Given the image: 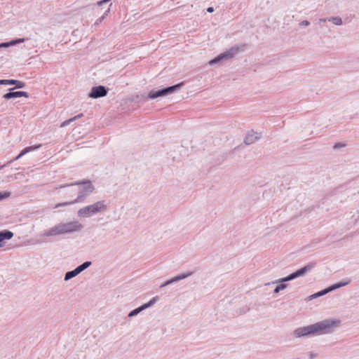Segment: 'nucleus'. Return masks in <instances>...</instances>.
Segmentation results:
<instances>
[{
	"instance_id": "7c9ffc66",
	"label": "nucleus",
	"mask_w": 359,
	"mask_h": 359,
	"mask_svg": "<svg viewBox=\"0 0 359 359\" xmlns=\"http://www.w3.org/2000/svg\"><path fill=\"white\" fill-rule=\"evenodd\" d=\"M309 25H310V22H309V21H308V20H306L302 21V22H299V25L300 27H302V26L306 27V26H309Z\"/></svg>"
},
{
	"instance_id": "5701e85b",
	"label": "nucleus",
	"mask_w": 359,
	"mask_h": 359,
	"mask_svg": "<svg viewBox=\"0 0 359 359\" xmlns=\"http://www.w3.org/2000/svg\"><path fill=\"white\" fill-rule=\"evenodd\" d=\"M280 284L276 287L274 289V293H278L280 290H283L287 287V284L284 283H280Z\"/></svg>"
},
{
	"instance_id": "e433bc0d",
	"label": "nucleus",
	"mask_w": 359,
	"mask_h": 359,
	"mask_svg": "<svg viewBox=\"0 0 359 359\" xmlns=\"http://www.w3.org/2000/svg\"><path fill=\"white\" fill-rule=\"evenodd\" d=\"M109 1L110 0H101V1H97V5H102V4H103L104 3H107V2Z\"/></svg>"
},
{
	"instance_id": "a211bd4d",
	"label": "nucleus",
	"mask_w": 359,
	"mask_h": 359,
	"mask_svg": "<svg viewBox=\"0 0 359 359\" xmlns=\"http://www.w3.org/2000/svg\"><path fill=\"white\" fill-rule=\"evenodd\" d=\"M41 147V144H37L35 146L27 147L25 148L20 154L23 156L26 154H27L30 151L39 149Z\"/></svg>"
},
{
	"instance_id": "39448f33",
	"label": "nucleus",
	"mask_w": 359,
	"mask_h": 359,
	"mask_svg": "<svg viewBox=\"0 0 359 359\" xmlns=\"http://www.w3.org/2000/svg\"><path fill=\"white\" fill-rule=\"evenodd\" d=\"M316 266V262H310L308 264H306V266H304V267L296 271L295 272L292 273L287 277L276 280V281L273 282V283H285L287 281L294 280L298 277L304 276L307 272L311 271Z\"/></svg>"
},
{
	"instance_id": "2f4dec72",
	"label": "nucleus",
	"mask_w": 359,
	"mask_h": 359,
	"mask_svg": "<svg viewBox=\"0 0 359 359\" xmlns=\"http://www.w3.org/2000/svg\"><path fill=\"white\" fill-rule=\"evenodd\" d=\"M82 264H83L84 269H86L92 264V263L90 261H86V262H83Z\"/></svg>"
},
{
	"instance_id": "aec40b11",
	"label": "nucleus",
	"mask_w": 359,
	"mask_h": 359,
	"mask_svg": "<svg viewBox=\"0 0 359 359\" xmlns=\"http://www.w3.org/2000/svg\"><path fill=\"white\" fill-rule=\"evenodd\" d=\"M83 116V114H79L68 120H66L65 121H63L61 124H60V127L61 128H64L67 126H68L69 123H71L72 122H73L74 121L78 119L79 118H81Z\"/></svg>"
},
{
	"instance_id": "9d476101",
	"label": "nucleus",
	"mask_w": 359,
	"mask_h": 359,
	"mask_svg": "<svg viewBox=\"0 0 359 359\" xmlns=\"http://www.w3.org/2000/svg\"><path fill=\"white\" fill-rule=\"evenodd\" d=\"M158 299V297H157V296L153 297L149 302H147L146 304H144L142 306H140L136 308L135 309L131 311L128 313V317L132 318V317H134V316H137V314H139L142 311H144V310L149 308L150 306H153L157 302Z\"/></svg>"
},
{
	"instance_id": "f704fd0d",
	"label": "nucleus",
	"mask_w": 359,
	"mask_h": 359,
	"mask_svg": "<svg viewBox=\"0 0 359 359\" xmlns=\"http://www.w3.org/2000/svg\"><path fill=\"white\" fill-rule=\"evenodd\" d=\"M22 156L19 154L15 158H14L13 159L11 160L10 161L8 162V163H11L12 162L15 161H17L18 160L19 158H20Z\"/></svg>"
},
{
	"instance_id": "c756f323",
	"label": "nucleus",
	"mask_w": 359,
	"mask_h": 359,
	"mask_svg": "<svg viewBox=\"0 0 359 359\" xmlns=\"http://www.w3.org/2000/svg\"><path fill=\"white\" fill-rule=\"evenodd\" d=\"M172 283H172V278H171V279H170V280H167V281H165V283H163L160 286V287H161V288H162V287H165V286H167V285H170V284H172Z\"/></svg>"
},
{
	"instance_id": "423d86ee",
	"label": "nucleus",
	"mask_w": 359,
	"mask_h": 359,
	"mask_svg": "<svg viewBox=\"0 0 359 359\" xmlns=\"http://www.w3.org/2000/svg\"><path fill=\"white\" fill-rule=\"evenodd\" d=\"M182 86L183 83H180L161 90L152 89L149 93L148 97L150 99H155L158 97L165 96L173 93L175 90L180 89Z\"/></svg>"
},
{
	"instance_id": "473e14b6",
	"label": "nucleus",
	"mask_w": 359,
	"mask_h": 359,
	"mask_svg": "<svg viewBox=\"0 0 359 359\" xmlns=\"http://www.w3.org/2000/svg\"><path fill=\"white\" fill-rule=\"evenodd\" d=\"M182 279L180 278V276L179 275L175 276L174 278H172V283H176V282H178L180 280H181Z\"/></svg>"
},
{
	"instance_id": "f03ea898",
	"label": "nucleus",
	"mask_w": 359,
	"mask_h": 359,
	"mask_svg": "<svg viewBox=\"0 0 359 359\" xmlns=\"http://www.w3.org/2000/svg\"><path fill=\"white\" fill-rule=\"evenodd\" d=\"M78 185V196L76 199H74V202L81 203L83 202L85 198L95 190L94 186L90 181H83V182H76L72 184H66L63 185H60L59 187L60 189L65 188L69 186Z\"/></svg>"
},
{
	"instance_id": "f3484780",
	"label": "nucleus",
	"mask_w": 359,
	"mask_h": 359,
	"mask_svg": "<svg viewBox=\"0 0 359 359\" xmlns=\"http://www.w3.org/2000/svg\"><path fill=\"white\" fill-rule=\"evenodd\" d=\"M13 237V233L8 230L0 231V242L4 240H9Z\"/></svg>"
},
{
	"instance_id": "a878e982",
	"label": "nucleus",
	"mask_w": 359,
	"mask_h": 359,
	"mask_svg": "<svg viewBox=\"0 0 359 359\" xmlns=\"http://www.w3.org/2000/svg\"><path fill=\"white\" fill-rule=\"evenodd\" d=\"M344 147H345V144L341 143V142H338V143H336V144H334L333 148L334 149H339V148H342Z\"/></svg>"
},
{
	"instance_id": "2eb2a0df",
	"label": "nucleus",
	"mask_w": 359,
	"mask_h": 359,
	"mask_svg": "<svg viewBox=\"0 0 359 359\" xmlns=\"http://www.w3.org/2000/svg\"><path fill=\"white\" fill-rule=\"evenodd\" d=\"M351 280L349 279H344L339 283H337L330 287H328L329 292H331L334 290L338 289L339 287L346 286L350 283Z\"/></svg>"
},
{
	"instance_id": "4468645a",
	"label": "nucleus",
	"mask_w": 359,
	"mask_h": 359,
	"mask_svg": "<svg viewBox=\"0 0 359 359\" xmlns=\"http://www.w3.org/2000/svg\"><path fill=\"white\" fill-rule=\"evenodd\" d=\"M260 139V136L255 133L254 130H251L248 133L245 139L244 143L247 145L252 144Z\"/></svg>"
},
{
	"instance_id": "20e7f679",
	"label": "nucleus",
	"mask_w": 359,
	"mask_h": 359,
	"mask_svg": "<svg viewBox=\"0 0 359 359\" xmlns=\"http://www.w3.org/2000/svg\"><path fill=\"white\" fill-rule=\"evenodd\" d=\"M245 47V44L233 46L226 52L221 53L220 55L215 57L213 60H210L209 62V64L210 65H212L221 61L231 59L235 55H236L241 50H244Z\"/></svg>"
},
{
	"instance_id": "dca6fc26",
	"label": "nucleus",
	"mask_w": 359,
	"mask_h": 359,
	"mask_svg": "<svg viewBox=\"0 0 359 359\" xmlns=\"http://www.w3.org/2000/svg\"><path fill=\"white\" fill-rule=\"evenodd\" d=\"M25 40H26V39H25V38H20V39L11 40L9 42L1 43H0V48H7L11 46H14L15 44L22 43Z\"/></svg>"
},
{
	"instance_id": "7ed1b4c3",
	"label": "nucleus",
	"mask_w": 359,
	"mask_h": 359,
	"mask_svg": "<svg viewBox=\"0 0 359 359\" xmlns=\"http://www.w3.org/2000/svg\"><path fill=\"white\" fill-rule=\"evenodd\" d=\"M107 205L104 201H99L91 205L80 208L77 212L79 217H90L97 213L104 212L107 210Z\"/></svg>"
},
{
	"instance_id": "bb28decb",
	"label": "nucleus",
	"mask_w": 359,
	"mask_h": 359,
	"mask_svg": "<svg viewBox=\"0 0 359 359\" xmlns=\"http://www.w3.org/2000/svg\"><path fill=\"white\" fill-rule=\"evenodd\" d=\"M10 196L9 192L0 193V201Z\"/></svg>"
},
{
	"instance_id": "ea45409f",
	"label": "nucleus",
	"mask_w": 359,
	"mask_h": 359,
	"mask_svg": "<svg viewBox=\"0 0 359 359\" xmlns=\"http://www.w3.org/2000/svg\"><path fill=\"white\" fill-rule=\"evenodd\" d=\"M4 167H5V165H1L0 166V170H1Z\"/></svg>"
},
{
	"instance_id": "9b49d317",
	"label": "nucleus",
	"mask_w": 359,
	"mask_h": 359,
	"mask_svg": "<svg viewBox=\"0 0 359 359\" xmlns=\"http://www.w3.org/2000/svg\"><path fill=\"white\" fill-rule=\"evenodd\" d=\"M63 234L60 223L45 231L42 236L44 237H50Z\"/></svg>"
},
{
	"instance_id": "0eeeda50",
	"label": "nucleus",
	"mask_w": 359,
	"mask_h": 359,
	"mask_svg": "<svg viewBox=\"0 0 359 359\" xmlns=\"http://www.w3.org/2000/svg\"><path fill=\"white\" fill-rule=\"evenodd\" d=\"M63 234L78 232L83 229V226L79 221L60 223Z\"/></svg>"
},
{
	"instance_id": "412c9836",
	"label": "nucleus",
	"mask_w": 359,
	"mask_h": 359,
	"mask_svg": "<svg viewBox=\"0 0 359 359\" xmlns=\"http://www.w3.org/2000/svg\"><path fill=\"white\" fill-rule=\"evenodd\" d=\"M328 22H332L334 25L340 26L343 24L342 19L339 16H334L329 18Z\"/></svg>"
},
{
	"instance_id": "393cba45",
	"label": "nucleus",
	"mask_w": 359,
	"mask_h": 359,
	"mask_svg": "<svg viewBox=\"0 0 359 359\" xmlns=\"http://www.w3.org/2000/svg\"><path fill=\"white\" fill-rule=\"evenodd\" d=\"M193 273H194L193 271H188L187 273H183L179 274V276H180V278L182 280H183L184 278H187L191 276Z\"/></svg>"
},
{
	"instance_id": "c9c22d12",
	"label": "nucleus",
	"mask_w": 359,
	"mask_h": 359,
	"mask_svg": "<svg viewBox=\"0 0 359 359\" xmlns=\"http://www.w3.org/2000/svg\"><path fill=\"white\" fill-rule=\"evenodd\" d=\"M104 19V15H102V16H101L100 18H98L97 20V21L95 22V24L96 25L100 24Z\"/></svg>"
},
{
	"instance_id": "ddd939ff",
	"label": "nucleus",
	"mask_w": 359,
	"mask_h": 359,
	"mask_svg": "<svg viewBox=\"0 0 359 359\" xmlns=\"http://www.w3.org/2000/svg\"><path fill=\"white\" fill-rule=\"evenodd\" d=\"M20 97H29V94L25 91H10L5 93L3 95V98L5 100H10L12 98H17Z\"/></svg>"
},
{
	"instance_id": "cd10ccee",
	"label": "nucleus",
	"mask_w": 359,
	"mask_h": 359,
	"mask_svg": "<svg viewBox=\"0 0 359 359\" xmlns=\"http://www.w3.org/2000/svg\"><path fill=\"white\" fill-rule=\"evenodd\" d=\"M75 270L76 271V272L78 273V274H79L80 273H81L83 271L85 270L83 264H81V265L78 266Z\"/></svg>"
},
{
	"instance_id": "4be33fe9",
	"label": "nucleus",
	"mask_w": 359,
	"mask_h": 359,
	"mask_svg": "<svg viewBox=\"0 0 359 359\" xmlns=\"http://www.w3.org/2000/svg\"><path fill=\"white\" fill-rule=\"evenodd\" d=\"M78 274V273L76 272V271L75 270V269L72 271H67L65 275V278L64 280L65 281H67L73 278H74L75 276H76Z\"/></svg>"
},
{
	"instance_id": "58836bf2",
	"label": "nucleus",
	"mask_w": 359,
	"mask_h": 359,
	"mask_svg": "<svg viewBox=\"0 0 359 359\" xmlns=\"http://www.w3.org/2000/svg\"><path fill=\"white\" fill-rule=\"evenodd\" d=\"M110 11V8H109L103 15H104V18H106V16L108 15V13H109Z\"/></svg>"
},
{
	"instance_id": "6ab92c4d",
	"label": "nucleus",
	"mask_w": 359,
	"mask_h": 359,
	"mask_svg": "<svg viewBox=\"0 0 359 359\" xmlns=\"http://www.w3.org/2000/svg\"><path fill=\"white\" fill-rule=\"evenodd\" d=\"M328 292H329L328 288L327 287V288H325V289H324V290H321V291H319V292H316V293H315V294H313L310 295V296L309 297V300H311V299H315V298H317V297H321V296H323V295H325V294H327V293H328Z\"/></svg>"
},
{
	"instance_id": "72a5a7b5",
	"label": "nucleus",
	"mask_w": 359,
	"mask_h": 359,
	"mask_svg": "<svg viewBox=\"0 0 359 359\" xmlns=\"http://www.w3.org/2000/svg\"><path fill=\"white\" fill-rule=\"evenodd\" d=\"M182 279L180 278V276L179 275L175 276L174 278H172V283H176V282H178L180 280H181Z\"/></svg>"
},
{
	"instance_id": "1a4fd4ad",
	"label": "nucleus",
	"mask_w": 359,
	"mask_h": 359,
	"mask_svg": "<svg viewBox=\"0 0 359 359\" xmlns=\"http://www.w3.org/2000/svg\"><path fill=\"white\" fill-rule=\"evenodd\" d=\"M108 93V88L103 86H99L92 88L90 93L88 94V97L97 99L107 95Z\"/></svg>"
},
{
	"instance_id": "c85d7f7f",
	"label": "nucleus",
	"mask_w": 359,
	"mask_h": 359,
	"mask_svg": "<svg viewBox=\"0 0 359 359\" xmlns=\"http://www.w3.org/2000/svg\"><path fill=\"white\" fill-rule=\"evenodd\" d=\"M329 18H320L318 20V25H319L320 26H321V24L322 23H325L326 22H328V20Z\"/></svg>"
},
{
	"instance_id": "f8f14e48",
	"label": "nucleus",
	"mask_w": 359,
	"mask_h": 359,
	"mask_svg": "<svg viewBox=\"0 0 359 359\" xmlns=\"http://www.w3.org/2000/svg\"><path fill=\"white\" fill-rule=\"evenodd\" d=\"M0 85H15V88L10 89L11 90L15 88H23L25 86V83L23 81L15 79H0Z\"/></svg>"
},
{
	"instance_id": "6e6552de",
	"label": "nucleus",
	"mask_w": 359,
	"mask_h": 359,
	"mask_svg": "<svg viewBox=\"0 0 359 359\" xmlns=\"http://www.w3.org/2000/svg\"><path fill=\"white\" fill-rule=\"evenodd\" d=\"M293 335L296 338L313 337L312 325H306L296 328L293 331Z\"/></svg>"
},
{
	"instance_id": "a19ab883",
	"label": "nucleus",
	"mask_w": 359,
	"mask_h": 359,
	"mask_svg": "<svg viewBox=\"0 0 359 359\" xmlns=\"http://www.w3.org/2000/svg\"><path fill=\"white\" fill-rule=\"evenodd\" d=\"M1 246V245H0V247Z\"/></svg>"
},
{
	"instance_id": "4c0bfd02",
	"label": "nucleus",
	"mask_w": 359,
	"mask_h": 359,
	"mask_svg": "<svg viewBox=\"0 0 359 359\" xmlns=\"http://www.w3.org/2000/svg\"><path fill=\"white\" fill-rule=\"evenodd\" d=\"M207 11H208V13H212V12H213V11H214V8H213V7H208V8H207Z\"/></svg>"
},
{
	"instance_id": "b1692460",
	"label": "nucleus",
	"mask_w": 359,
	"mask_h": 359,
	"mask_svg": "<svg viewBox=\"0 0 359 359\" xmlns=\"http://www.w3.org/2000/svg\"><path fill=\"white\" fill-rule=\"evenodd\" d=\"M74 203H76V202H74V200L72 201H70V202H64V203H57L55 205V208H60V207H64V206H67V205H73Z\"/></svg>"
},
{
	"instance_id": "f257e3e1",
	"label": "nucleus",
	"mask_w": 359,
	"mask_h": 359,
	"mask_svg": "<svg viewBox=\"0 0 359 359\" xmlns=\"http://www.w3.org/2000/svg\"><path fill=\"white\" fill-rule=\"evenodd\" d=\"M341 325V320L337 318H328L311 324L313 337L333 333Z\"/></svg>"
}]
</instances>
